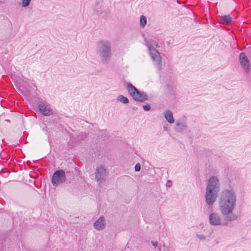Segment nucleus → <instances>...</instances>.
<instances>
[{"label":"nucleus","mask_w":251,"mask_h":251,"mask_svg":"<svg viewBox=\"0 0 251 251\" xmlns=\"http://www.w3.org/2000/svg\"><path fill=\"white\" fill-rule=\"evenodd\" d=\"M171 181L170 180H168V182L166 184V185L168 186V187H170L171 186Z\"/></svg>","instance_id":"24"},{"label":"nucleus","mask_w":251,"mask_h":251,"mask_svg":"<svg viewBox=\"0 0 251 251\" xmlns=\"http://www.w3.org/2000/svg\"><path fill=\"white\" fill-rule=\"evenodd\" d=\"M223 22L226 25H229L232 22V19L229 15H225L222 17Z\"/></svg>","instance_id":"16"},{"label":"nucleus","mask_w":251,"mask_h":251,"mask_svg":"<svg viewBox=\"0 0 251 251\" xmlns=\"http://www.w3.org/2000/svg\"><path fill=\"white\" fill-rule=\"evenodd\" d=\"M220 189V183L216 176H211L207 183L205 195V202L208 208L212 209V206L216 201Z\"/></svg>","instance_id":"2"},{"label":"nucleus","mask_w":251,"mask_h":251,"mask_svg":"<svg viewBox=\"0 0 251 251\" xmlns=\"http://www.w3.org/2000/svg\"><path fill=\"white\" fill-rule=\"evenodd\" d=\"M147 23V18L145 16H141L140 19V25L141 27H144Z\"/></svg>","instance_id":"17"},{"label":"nucleus","mask_w":251,"mask_h":251,"mask_svg":"<svg viewBox=\"0 0 251 251\" xmlns=\"http://www.w3.org/2000/svg\"><path fill=\"white\" fill-rule=\"evenodd\" d=\"M224 216V219H222L221 216L218 213L213 212L209 215V221L211 226H226L228 223L233 220H227L228 215H223Z\"/></svg>","instance_id":"5"},{"label":"nucleus","mask_w":251,"mask_h":251,"mask_svg":"<svg viewBox=\"0 0 251 251\" xmlns=\"http://www.w3.org/2000/svg\"><path fill=\"white\" fill-rule=\"evenodd\" d=\"M158 248V249L160 251L161 250V246H158V247H157Z\"/></svg>","instance_id":"25"},{"label":"nucleus","mask_w":251,"mask_h":251,"mask_svg":"<svg viewBox=\"0 0 251 251\" xmlns=\"http://www.w3.org/2000/svg\"><path fill=\"white\" fill-rule=\"evenodd\" d=\"M163 251H174V249L171 246L163 245Z\"/></svg>","instance_id":"18"},{"label":"nucleus","mask_w":251,"mask_h":251,"mask_svg":"<svg viewBox=\"0 0 251 251\" xmlns=\"http://www.w3.org/2000/svg\"><path fill=\"white\" fill-rule=\"evenodd\" d=\"M30 1L31 0H22V7H25L26 6H27L29 4Z\"/></svg>","instance_id":"19"},{"label":"nucleus","mask_w":251,"mask_h":251,"mask_svg":"<svg viewBox=\"0 0 251 251\" xmlns=\"http://www.w3.org/2000/svg\"><path fill=\"white\" fill-rule=\"evenodd\" d=\"M146 42L149 52H151V50H156V48H159L157 42L154 40H147Z\"/></svg>","instance_id":"13"},{"label":"nucleus","mask_w":251,"mask_h":251,"mask_svg":"<svg viewBox=\"0 0 251 251\" xmlns=\"http://www.w3.org/2000/svg\"><path fill=\"white\" fill-rule=\"evenodd\" d=\"M38 108L41 113L44 116H50L53 113L50 106L42 100L40 101Z\"/></svg>","instance_id":"9"},{"label":"nucleus","mask_w":251,"mask_h":251,"mask_svg":"<svg viewBox=\"0 0 251 251\" xmlns=\"http://www.w3.org/2000/svg\"><path fill=\"white\" fill-rule=\"evenodd\" d=\"M237 196L233 188H225L221 192L219 198V208L222 215H228V220H236L238 215L233 211L236 207Z\"/></svg>","instance_id":"1"},{"label":"nucleus","mask_w":251,"mask_h":251,"mask_svg":"<svg viewBox=\"0 0 251 251\" xmlns=\"http://www.w3.org/2000/svg\"><path fill=\"white\" fill-rule=\"evenodd\" d=\"M105 225L104 217L101 216L94 223V227L98 230H102L104 229Z\"/></svg>","instance_id":"12"},{"label":"nucleus","mask_w":251,"mask_h":251,"mask_svg":"<svg viewBox=\"0 0 251 251\" xmlns=\"http://www.w3.org/2000/svg\"><path fill=\"white\" fill-rule=\"evenodd\" d=\"M239 60L240 64L246 73H249L250 71L249 61L244 52H241L239 55Z\"/></svg>","instance_id":"10"},{"label":"nucleus","mask_w":251,"mask_h":251,"mask_svg":"<svg viewBox=\"0 0 251 251\" xmlns=\"http://www.w3.org/2000/svg\"><path fill=\"white\" fill-rule=\"evenodd\" d=\"M164 116L166 121L170 124H173L175 119L172 112L170 110H166L164 112Z\"/></svg>","instance_id":"14"},{"label":"nucleus","mask_w":251,"mask_h":251,"mask_svg":"<svg viewBox=\"0 0 251 251\" xmlns=\"http://www.w3.org/2000/svg\"><path fill=\"white\" fill-rule=\"evenodd\" d=\"M151 243L155 248L158 247V242L157 241L154 242L153 241H151Z\"/></svg>","instance_id":"23"},{"label":"nucleus","mask_w":251,"mask_h":251,"mask_svg":"<svg viewBox=\"0 0 251 251\" xmlns=\"http://www.w3.org/2000/svg\"><path fill=\"white\" fill-rule=\"evenodd\" d=\"M143 108L145 111H149L151 109V106L149 104H148L143 105Z\"/></svg>","instance_id":"22"},{"label":"nucleus","mask_w":251,"mask_h":251,"mask_svg":"<svg viewBox=\"0 0 251 251\" xmlns=\"http://www.w3.org/2000/svg\"><path fill=\"white\" fill-rule=\"evenodd\" d=\"M66 180L65 172L62 170L55 171L52 176L51 182L53 186H57Z\"/></svg>","instance_id":"7"},{"label":"nucleus","mask_w":251,"mask_h":251,"mask_svg":"<svg viewBox=\"0 0 251 251\" xmlns=\"http://www.w3.org/2000/svg\"><path fill=\"white\" fill-rule=\"evenodd\" d=\"M117 101H120L121 103H123L124 104H126V103H128V102H129L128 99L126 97H125L124 96L122 95L119 96L117 97Z\"/></svg>","instance_id":"15"},{"label":"nucleus","mask_w":251,"mask_h":251,"mask_svg":"<svg viewBox=\"0 0 251 251\" xmlns=\"http://www.w3.org/2000/svg\"><path fill=\"white\" fill-rule=\"evenodd\" d=\"M196 237L201 241H204L206 239L205 236L202 234H197Z\"/></svg>","instance_id":"20"},{"label":"nucleus","mask_w":251,"mask_h":251,"mask_svg":"<svg viewBox=\"0 0 251 251\" xmlns=\"http://www.w3.org/2000/svg\"><path fill=\"white\" fill-rule=\"evenodd\" d=\"M187 127L185 118L179 119L176 121L175 130L177 132H182L186 130Z\"/></svg>","instance_id":"11"},{"label":"nucleus","mask_w":251,"mask_h":251,"mask_svg":"<svg viewBox=\"0 0 251 251\" xmlns=\"http://www.w3.org/2000/svg\"><path fill=\"white\" fill-rule=\"evenodd\" d=\"M149 52L151 60L156 67V72L161 77L162 71V57L160 52L156 50H151Z\"/></svg>","instance_id":"6"},{"label":"nucleus","mask_w":251,"mask_h":251,"mask_svg":"<svg viewBox=\"0 0 251 251\" xmlns=\"http://www.w3.org/2000/svg\"><path fill=\"white\" fill-rule=\"evenodd\" d=\"M111 43L110 41L102 40L97 44V54L101 62L107 65L109 63L111 58Z\"/></svg>","instance_id":"3"},{"label":"nucleus","mask_w":251,"mask_h":251,"mask_svg":"<svg viewBox=\"0 0 251 251\" xmlns=\"http://www.w3.org/2000/svg\"><path fill=\"white\" fill-rule=\"evenodd\" d=\"M135 171L136 172H139L141 170V165L140 163H138L136 164L135 167H134Z\"/></svg>","instance_id":"21"},{"label":"nucleus","mask_w":251,"mask_h":251,"mask_svg":"<svg viewBox=\"0 0 251 251\" xmlns=\"http://www.w3.org/2000/svg\"><path fill=\"white\" fill-rule=\"evenodd\" d=\"M108 171L102 166L97 168L95 172V179L99 183L104 181L108 175Z\"/></svg>","instance_id":"8"},{"label":"nucleus","mask_w":251,"mask_h":251,"mask_svg":"<svg viewBox=\"0 0 251 251\" xmlns=\"http://www.w3.org/2000/svg\"><path fill=\"white\" fill-rule=\"evenodd\" d=\"M126 89L133 99L137 101L143 102L149 99L147 94L142 91L138 90L134 86L130 83H128Z\"/></svg>","instance_id":"4"}]
</instances>
